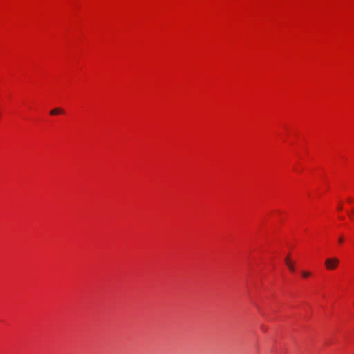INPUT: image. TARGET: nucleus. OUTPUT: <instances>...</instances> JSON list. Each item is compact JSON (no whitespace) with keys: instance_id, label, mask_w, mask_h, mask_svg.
Masks as SVG:
<instances>
[{"instance_id":"obj_6","label":"nucleus","mask_w":354,"mask_h":354,"mask_svg":"<svg viewBox=\"0 0 354 354\" xmlns=\"http://www.w3.org/2000/svg\"><path fill=\"white\" fill-rule=\"evenodd\" d=\"M342 242H343V238H342V237H340V238L339 239V243H342Z\"/></svg>"},{"instance_id":"obj_3","label":"nucleus","mask_w":354,"mask_h":354,"mask_svg":"<svg viewBox=\"0 0 354 354\" xmlns=\"http://www.w3.org/2000/svg\"><path fill=\"white\" fill-rule=\"evenodd\" d=\"M286 266H288V268H289V270H290V271L293 272V271L295 270V267H294V266H293V264H292V261H291V262H288V263L286 264Z\"/></svg>"},{"instance_id":"obj_4","label":"nucleus","mask_w":354,"mask_h":354,"mask_svg":"<svg viewBox=\"0 0 354 354\" xmlns=\"http://www.w3.org/2000/svg\"><path fill=\"white\" fill-rule=\"evenodd\" d=\"M301 275H302L303 277L307 278V277H308L310 275V272H308V271H302L301 272Z\"/></svg>"},{"instance_id":"obj_1","label":"nucleus","mask_w":354,"mask_h":354,"mask_svg":"<svg viewBox=\"0 0 354 354\" xmlns=\"http://www.w3.org/2000/svg\"><path fill=\"white\" fill-rule=\"evenodd\" d=\"M339 264V260L337 257L327 258L324 263L326 269L328 270H333L336 269Z\"/></svg>"},{"instance_id":"obj_2","label":"nucleus","mask_w":354,"mask_h":354,"mask_svg":"<svg viewBox=\"0 0 354 354\" xmlns=\"http://www.w3.org/2000/svg\"><path fill=\"white\" fill-rule=\"evenodd\" d=\"M64 111L59 108H55L50 111V115H55L60 113H63Z\"/></svg>"},{"instance_id":"obj_5","label":"nucleus","mask_w":354,"mask_h":354,"mask_svg":"<svg viewBox=\"0 0 354 354\" xmlns=\"http://www.w3.org/2000/svg\"><path fill=\"white\" fill-rule=\"evenodd\" d=\"M285 262H286V264H287V263H288V262H291V260L290 259V258H289V257H286V258L285 259Z\"/></svg>"}]
</instances>
